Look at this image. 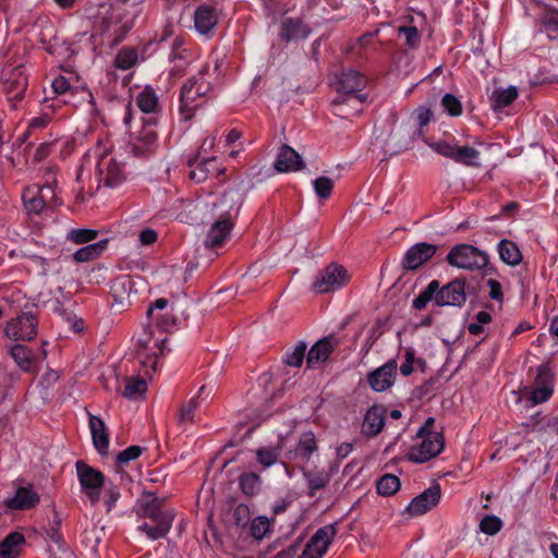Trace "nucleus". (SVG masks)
<instances>
[{"instance_id":"obj_49","label":"nucleus","mask_w":558,"mask_h":558,"mask_svg":"<svg viewBox=\"0 0 558 558\" xmlns=\"http://www.w3.org/2000/svg\"><path fill=\"white\" fill-rule=\"evenodd\" d=\"M313 187L319 198H328L333 190V181L328 177H319L313 181Z\"/></svg>"},{"instance_id":"obj_57","label":"nucleus","mask_w":558,"mask_h":558,"mask_svg":"<svg viewBox=\"0 0 558 558\" xmlns=\"http://www.w3.org/2000/svg\"><path fill=\"white\" fill-rule=\"evenodd\" d=\"M415 361V353L412 348H407L404 353V362L400 366V373L403 376H410L413 373V363Z\"/></svg>"},{"instance_id":"obj_17","label":"nucleus","mask_w":558,"mask_h":558,"mask_svg":"<svg viewBox=\"0 0 558 558\" xmlns=\"http://www.w3.org/2000/svg\"><path fill=\"white\" fill-rule=\"evenodd\" d=\"M441 497V489L439 485H433L426 488L423 493L414 497L408 507L405 508V512L410 517L422 515L434 507H436Z\"/></svg>"},{"instance_id":"obj_7","label":"nucleus","mask_w":558,"mask_h":558,"mask_svg":"<svg viewBox=\"0 0 558 558\" xmlns=\"http://www.w3.org/2000/svg\"><path fill=\"white\" fill-rule=\"evenodd\" d=\"M446 260L452 267L474 271L484 269L488 265L489 257L486 252L476 246L462 243L451 247Z\"/></svg>"},{"instance_id":"obj_30","label":"nucleus","mask_w":558,"mask_h":558,"mask_svg":"<svg viewBox=\"0 0 558 558\" xmlns=\"http://www.w3.org/2000/svg\"><path fill=\"white\" fill-rule=\"evenodd\" d=\"M89 428L93 437V444L96 450L100 454H106L109 449V438L104 421L98 416L90 415Z\"/></svg>"},{"instance_id":"obj_21","label":"nucleus","mask_w":558,"mask_h":558,"mask_svg":"<svg viewBox=\"0 0 558 558\" xmlns=\"http://www.w3.org/2000/svg\"><path fill=\"white\" fill-rule=\"evenodd\" d=\"M134 286V279L128 275H122L116 278L110 289L114 304L121 307L132 304V299L136 294Z\"/></svg>"},{"instance_id":"obj_51","label":"nucleus","mask_w":558,"mask_h":558,"mask_svg":"<svg viewBox=\"0 0 558 558\" xmlns=\"http://www.w3.org/2000/svg\"><path fill=\"white\" fill-rule=\"evenodd\" d=\"M101 490H104V504L109 512L116 507L120 498V490L118 486L112 483H107Z\"/></svg>"},{"instance_id":"obj_61","label":"nucleus","mask_w":558,"mask_h":558,"mask_svg":"<svg viewBox=\"0 0 558 558\" xmlns=\"http://www.w3.org/2000/svg\"><path fill=\"white\" fill-rule=\"evenodd\" d=\"M50 120H51V117L48 112L41 113L40 116L35 117L29 120L28 129L31 131L44 129L48 125Z\"/></svg>"},{"instance_id":"obj_35","label":"nucleus","mask_w":558,"mask_h":558,"mask_svg":"<svg viewBox=\"0 0 558 558\" xmlns=\"http://www.w3.org/2000/svg\"><path fill=\"white\" fill-rule=\"evenodd\" d=\"M303 476L306 480L311 496L323 489L330 481V476L325 470L303 471Z\"/></svg>"},{"instance_id":"obj_24","label":"nucleus","mask_w":558,"mask_h":558,"mask_svg":"<svg viewBox=\"0 0 558 558\" xmlns=\"http://www.w3.org/2000/svg\"><path fill=\"white\" fill-rule=\"evenodd\" d=\"M316 450L315 435L312 432H306L301 435L295 449L289 452V459L295 461L303 469Z\"/></svg>"},{"instance_id":"obj_47","label":"nucleus","mask_w":558,"mask_h":558,"mask_svg":"<svg viewBox=\"0 0 558 558\" xmlns=\"http://www.w3.org/2000/svg\"><path fill=\"white\" fill-rule=\"evenodd\" d=\"M250 530L251 535L255 539L260 541L270 531V522L266 517H257L252 521Z\"/></svg>"},{"instance_id":"obj_62","label":"nucleus","mask_w":558,"mask_h":558,"mask_svg":"<svg viewBox=\"0 0 558 558\" xmlns=\"http://www.w3.org/2000/svg\"><path fill=\"white\" fill-rule=\"evenodd\" d=\"M51 87L58 95H66L70 90V83L64 76L60 75L52 81Z\"/></svg>"},{"instance_id":"obj_56","label":"nucleus","mask_w":558,"mask_h":558,"mask_svg":"<svg viewBox=\"0 0 558 558\" xmlns=\"http://www.w3.org/2000/svg\"><path fill=\"white\" fill-rule=\"evenodd\" d=\"M141 453L142 448L140 446H130L118 454L117 460L120 464H125L137 459Z\"/></svg>"},{"instance_id":"obj_40","label":"nucleus","mask_w":558,"mask_h":558,"mask_svg":"<svg viewBox=\"0 0 558 558\" xmlns=\"http://www.w3.org/2000/svg\"><path fill=\"white\" fill-rule=\"evenodd\" d=\"M400 480L393 474H385L377 481V493L381 496H391L400 489Z\"/></svg>"},{"instance_id":"obj_60","label":"nucleus","mask_w":558,"mask_h":558,"mask_svg":"<svg viewBox=\"0 0 558 558\" xmlns=\"http://www.w3.org/2000/svg\"><path fill=\"white\" fill-rule=\"evenodd\" d=\"M433 117V112L429 107L421 106L415 111V118L417 121V124L422 128L429 123L430 119Z\"/></svg>"},{"instance_id":"obj_32","label":"nucleus","mask_w":558,"mask_h":558,"mask_svg":"<svg viewBox=\"0 0 558 558\" xmlns=\"http://www.w3.org/2000/svg\"><path fill=\"white\" fill-rule=\"evenodd\" d=\"M497 250L500 259L509 266H518L522 262V253L519 246L510 240H501Z\"/></svg>"},{"instance_id":"obj_5","label":"nucleus","mask_w":558,"mask_h":558,"mask_svg":"<svg viewBox=\"0 0 558 558\" xmlns=\"http://www.w3.org/2000/svg\"><path fill=\"white\" fill-rule=\"evenodd\" d=\"M168 337L155 330L151 326H145L137 337V355L145 373H155L158 366V356L167 351Z\"/></svg>"},{"instance_id":"obj_45","label":"nucleus","mask_w":558,"mask_h":558,"mask_svg":"<svg viewBox=\"0 0 558 558\" xmlns=\"http://www.w3.org/2000/svg\"><path fill=\"white\" fill-rule=\"evenodd\" d=\"M441 106L444 111L450 117H459L462 114V104L458 97L448 93L441 98Z\"/></svg>"},{"instance_id":"obj_15","label":"nucleus","mask_w":558,"mask_h":558,"mask_svg":"<svg viewBox=\"0 0 558 558\" xmlns=\"http://www.w3.org/2000/svg\"><path fill=\"white\" fill-rule=\"evenodd\" d=\"M554 392V373L548 365H541L531 387L529 400L532 405L547 401Z\"/></svg>"},{"instance_id":"obj_12","label":"nucleus","mask_w":558,"mask_h":558,"mask_svg":"<svg viewBox=\"0 0 558 558\" xmlns=\"http://www.w3.org/2000/svg\"><path fill=\"white\" fill-rule=\"evenodd\" d=\"M350 280L348 270L336 263L325 267L313 282V290L317 293H329L342 289Z\"/></svg>"},{"instance_id":"obj_20","label":"nucleus","mask_w":558,"mask_h":558,"mask_svg":"<svg viewBox=\"0 0 558 558\" xmlns=\"http://www.w3.org/2000/svg\"><path fill=\"white\" fill-rule=\"evenodd\" d=\"M219 20V13L216 8L203 4L199 5L194 13V26L196 32L206 37L213 35Z\"/></svg>"},{"instance_id":"obj_6","label":"nucleus","mask_w":558,"mask_h":558,"mask_svg":"<svg viewBox=\"0 0 558 558\" xmlns=\"http://www.w3.org/2000/svg\"><path fill=\"white\" fill-rule=\"evenodd\" d=\"M365 85V80L361 74L354 70L343 71L337 81V90L345 94L347 96H339L331 102L333 114L347 118L350 112L347 107H354L361 105L363 101L362 96L354 95L355 92L361 90Z\"/></svg>"},{"instance_id":"obj_59","label":"nucleus","mask_w":558,"mask_h":558,"mask_svg":"<svg viewBox=\"0 0 558 558\" xmlns=\"http://www.w3.org/2000/svg\"><path fill=\"white\" fill-rule=\"evenodd\" d=\"M150 320L156 323L157 329L159 331H162V333H165V331H167L175 326V318L168 313H165L163 316H161V317L157 316V319H150Z\"/></svg>"},{"instance_id":"obj_54","label":"nucleus","mask_w":558,"mask_h":558,"mask_svg":"<svg viewBox=\"0 0 558 558\" xmlns=\"http://www.w3.org/2000/svg\"><path fill=\"white\" fill-rule=\"evenodd\" d=\"M502 526L501 520L495 515H486L480 523V529L487 535L497 534Z\"/></svg>"},{"instance_id":"obj_41","label":"nucleus","mask_w":558,"mask_h":558,"mask_svg":"<svg viewBox=\"0 0 558 558\" xmlns=\"http://www.w3.org/2000/svg\"><path fill=\"white\" fill-rule=\"evenodd\" d=\"M147 389V384L145 379L142 378H126L125 379V388L123 390V396L129 399H137L142 397Z\"/></svg>"},{"instance_id":"obj_23","label":"nucleus","mask_w":558,"mask_h":558,"mask_svg":"<svg viewBox=\"0 0 558 558\" xmlns=\"http://www.w3.org/2000/svg\"><path fill=\"white\" fill-rule=\"evenodd\" d=\"M337 344L333 337H326L318 340L308 351L306 365L308 368H316L325 363Z\"/></svg>"},{"instance_id":"obj_52","label":"nucleus","mask_w":558,"mask_h":558,"mask_svg":"<svg viewBox=\"0 0 558 558\" xmlns=\"http://www.w3.org/2000/svg\"><path fill=\"white\" fill-rule=\"evenodd\" d=\"M279 457L278 450L274 448L264 447L256 451V458L259 464L264 468L274 465Z\"/></svg>"},{"instance_id":"obj_38","label":"nucleus","mask_w":558,"mask_h":558,"mask_svg":"<svg viewBox=\"0 0 558 558\" xmlns=\"http://www.w3.org/2000/svg\"><path fill=\"white\" fill-rule=\"evenodd\" d=\"M10 355L14 360V362L17 364V366L26 372L32 368L33 365V356L32 352L22 344H14L10 348Z\"/></svg>"},{"instance_id":"obj_2","label":"nucleus","mask_w":558,"mask_h":558,"mask_svg":"<svg viewBox=\"0 0 558 558\" xmlns=\"http://www.w3.org/2000/svg\"><path fill=\"white\" fill-rule=\"evenodd\" d=\"M111 147L108 138L99 140L90 153L97 159L96 173L99 183L109 189H117L128 180L130 171L125 157L111 151Z\"/></svg>"},{"instance_id":"obj_44","label":"nucleus","mask_w":558,"mask_h":558,"mask_svg":"<svg viewBox=\"0 0 558 558\" xmlns=\"http://www.w3.org/2000/svg\"><path fill=\"white\" fill-rule=\"evenodd\" d=\"M539 23L547 34L558 32V9L547 8L541 16ZM548 36L550 37V35Z\"/></svg>"},{"instance_id":"obj_48","label":"nucleus","mask_w":558,"mask_h":558,"mask_svg":"<svg viewBox=\"0 0 558 558\" xmlns=\"http://www.w3.org/2000/svg\"><path fill=\"white\" fill-rule=\"evenodd\" d=\"M137 62V53L134 49H122L116 58V65L121 70H129Z\"/></svg>"},{"instance_id":"obj_11","label":"nucleus","mask_w":558,"mask_h":558,"mask_svg":"<svg viewBox=\"0 0 558 558\" xmlns=\"http://www.w3.org/2000/svg\"><path fill=\"white\" fill-rule=\"evenodd\" d=\"M75 466L81 488L90 504L95 506L99 502L101 489L107 484L105 476L100 471L89 466L84 461H77Z\"/></svg>"},{"instance_id":"obj_14","label":"nucleus","mask_w":558,"mask_h":558,"mask_svg":"<svg viewBox=\"0 0 558 558\" xmlns=\"http://www.w3.org/2000/svg\"><path fill=\"white\" fill-rule=\"evenodd\" d=\"M337 529L335 524L319 527L307 542L300 558H322L331 545Z\"/></svg>"},{"instance_id":"obj_55","label":"nucleus","mask_w":558,"mask_h":558,"mask_svg":"<svg viewBox=\"0 0 558 558\" xmlns=\"http://www.w3.org/2000/svg\"><path fill=\"white\" fill-rule=\"evenodd\" d=\"M457 143H450L447 141H438L429 143L428 146L437 154L450 158L453 160Z\"/></svg>"},{"instance_id":"obj_9","label":"nucleus","mask_w":558,"mask_h":558,"mask_svg":"<svg viewBox=\"0 0 558 558\" xmlns=\"http://www.w3.org/2000/svg\"><path fill=\"white\" fill-rule=\"evenodd\" d=\"M418 442L411 447L408 458L416 463H424L438 456L445 446V439L441 433L424 434V428L416 433Z\"/></svg>"},{"instance_id":"obj_34","label":"nucleus","mask_w":558,"mask_h":558,"mask_svg":"<svg viewBox=\"0 0 558 558\" xmlns=\"http://www.w3.org/2000/svg\"><path fill=\"white\" fill-rule=\"evenodd\" d=\"M398 34L404 38L405 45L409 48L414 49L418 47L421 43V35L418 32V26L413 16L409 17L407 24L398 27Z\"/></svg>"},{"instance_id":"obj_3","label":"nucleus","mask_w":558,"mask_h":558,"mask_svg":"<svg viewBox=\"0 0 558 558\" xmlns=\"http://www.w3.org/2000/svg\"><path fill=\"white\" fill-rule=\"evenodd\" d=\"M43 179L45 180L43 185H29L22 194L23 204L28 215H39L46 207H57L61 204L56 191V168H45Z\"/></svg>"},{"instance_id":"obj_42","label":"nucleus","mask_w":558,"mask_h":558,"mask_svg":"<svg viewBox=\"0 0 558 558\" xmlns=\"http://www.w3.org/2000/svg\"><path fill=\"white\" fill-rule=\"evenodd\" d=\"M439 282L437 280H433L428 283L424 291H422L414 300L413 306L416 310H423L427 303L435 298L436 292L438 290Z\"/></svg>"},{"instance_id":"obj_1","label":"nucleus","mask_w":558,"mask_h":558,"mask_svg":"<svg viewBox=\"0 0 558 558\" xmlns=\"http://www.w3.org/2000/svg\"><path fill=\"white\" fill-rule=\"evenodd\" d=\"M242 202L243 196L240 191L231 189L218 201L207 203L218 211V219L209 228L205 240L207 247L221 246L229 239L233 228L232 219L238 215Z\"/></svg>"},{"instance_id":"obj_31","label":"nucleus","mask_w":558,"mask_h":558,"mask_svg":"<svg viewBox=\"0 0 558 558\" xmlns=\"http://www.w3.org/2000/svg\"><path fill=\"white\" fill-rule=\"evenodd\" d=\"M25 543L24 535L20 532L10 533L0 543V558H17Z\"/></svg>"},{"instance_id":"obj_46","label":"nucleus","mask_w":558,"mask_h":558,"mask_svg":"<svg viewBox=\"0 0 558 558\" xmlns=\"http://www.w3.org/2000/svg\"><path fill=\"white\" fill-rule=\"evenodd\" d=\"M259 476L255 473H245L240 476V487L245 495H254L259 488Z\"/></svg>"},{"instance_id":"obj_19","label":"nucleus","mask_w":558,"mask_h":558,"mask_svg":"<svg viewBox=\"0 0 558 558\" xmlns=\"http://www.w3.org/2000/svg\"><path fill=\"white\" fill-rule=\"evenodd\" d=\"M437 247L426 242L412 245L404 254L402 265L408 270H415L430 259Z\"/></svg>"},{"instance_id":"obj_13","label":"nucleus","mask_w":558,"mask_h":558,"mask_svg":"<svg viewBox=\"0 0 558 558\" xmlns=\"http://www.w3.org/2000/svg\"><path fill=\"white\" fill-rule=\"evenodd\" d=\"M38 320L31 312H22L16 317L7 322L4 336L13 341H29L37 335Z\"/></svg>"},{"instance_id":"obj_16","label":"nucleus","mask_w":558,"mask_h":558,"mask_svg":"<svg viewBox=\"0 0 558 558\" xmlns=\"http://www.w3.org/2000/svg\"><path fill=\"white\" fill-rule=\"evenodd\" d=\"M397 373V360L390 359L385 364L367 374V383L374 391L384 392L393 386Z\"/></svg>"},{"instance_id":"obj_37","label":"nucleus","mask_w":558,"mask_h":558,"mask_svg":"<svg viewBox=\"0 0 558 558\" xmlns=\"http://www.w3.org/2000/svg\"><path fill=\"white\" fill-rule=\"evenodd\" d=\"M517 97L518 90L514 86L495 90L492 96L494 110H502L511 105Z\"/></svg>"},{"instance_id":"obj_43","label":"nucleus","mask_w":558,"mask_h":558,"mask_svg":"<svg viewBox=\"0 0 558 558\" xmlns=\"http://www.w3.org/2000/svg\"><path fill=\"white\" fill-rule=\"evenodd\" d=\"M306 348V343L300 341L291 352L286 353L284 363L289 366L300 367L303 364Z\"/></svg>"},{"instance_id":"obj_18","label":"nucleus","mask_w":558,"mask_h":558,"mask_svg":"<svg viewBox=\"0 0 558 558\" xmlns=\"http://www.w3.org/2000/svg\"><path fill=\"white\" fill-rule=\"evenodd\" d=\"M465 282L462 280H453L438 288L435 302L438 306H458L461 307L465 303Z\"/></svg>"},{"instance_id":"obj_8","label":"nucleus","mask_w":558,"mask_h":558,"mask_svg":"<svg viewBox=\"0 0 558 558\" xmlns=\"http://www.w3.org/2000/svg\"><path fill=\"white\" fill-rule=\"evenodd\" d=\"M143 517L145 521L138 524L137 531L155 541L168 534L174 519V511L172 509L161 510L151 505L144 509Z\"/></svg>"},{"instance_id":"obj_4","label":"nucleus","mask_w":558,"mask_h":558,"mask_svg":"<svg viewBox=\"0 0 558 558\" xmlns=\"http://www.w3.org/2000/svg\"><path fill=\"white\" fill-rule=\"evenodd\" d=\"M219 60H213V66L208 63L198 73L197 77H193L184 83L181 88V112L185 119L192 117L194 110L206 101L211 85L206 76H210V71L217 73L219 70Z\"/></svg>"},{"instance_id":"obj_58","label":"nucleus","mask_w":558,"mask_h":558,"mask_svg":"<svg viewBox=\"0 0 558 558\" xmlns=\"http://www.w3.org/2000/svg\"><path fill=\"white\" fill-rule=\"evenodd\" d=\"M197 407V399H192L180 411L179 420L181 423L192 422L194 418V411Z\"/></svg>"},{"instance_id":"obj_33","label":"nucleus","mask_w":558,"mask_h":558,"mask_svg":"<svg viewBox=\"0 0 558 558\" xmlns=\"http://www.w3.org/2000/svg\"><path fill=\"white\" fill-rule=\"evenodd\" d=\"M108 241L100 240L90 244H87L78 248L74 254L73 258L77 263H85L99 257L107 248Z\"/></svg>"},{"instance_id":"obj_28","label":"nucleus","mask_w":558,"mask_h":558,"mask_svg":"<svg viewBox=\"0 0 558 558\" xmlns=\"http://www.w3.org/2000/svg\"><path fill=\"white\" fill-rule=\"evenodd\" d=\"M311 29L300 20L286 19L281 23L279 36L284 41L305 39Z\"/></svg>"},{"instance_id":"obj_36","label":"nucleus","mask_w":558,"mask_h":558,"mask_svg":"<svg viewBox=\"0 0 558 558\" xmlns=\"http://www.w3.org/2000/svg\"><path fill=\"white\" fill-rule=\"evenodd\" d=\"M158 96L150 86H146L136 96V105L145 113L155 112L158 108Z\"/></svg>"},{"instance_id":"obj_10","label":"nucleus","mask_w":558,"mask_h":558,"mask_svg":"<svg viewBox=\"0 0 558 558\" xmlns=\"http://www.w3.org/2000/svg\"><path fill=\"white\" fill-rule=\"evenodd\" d=\"M1 86L10 101L21 100L27 87L23 63L7 64L1 73Z\"/></svg>"},{"instance_id":"obj_53","label":"nucleus","mask_w":558,"mask_h":558,"mask_svg":"<svg viewBox=\"0 0 558 558\" xmlns=\"http://www.w3.org/2000/svg\"><path fill=\"white\" fill-rule=\"evenodd\" d=\"M97 231L92 229H72L69 232V239L76 244L88 243L95 240Z\"/></svg>"},{"instance_id":"obj_64","label":"nucleus","mask_w":558,"mask_h":558,"mask_svg":"<svg viewBox=\"0 0 558 558\" xmlns=\"http://www.w3.org/2000/svg\"><path fill=\"white\" fill-rule=\"evenodd\" d=\"M140 243L142 245H151L157 241L158 233L154 229L146 228L140 232Z\"/></svg>"},{"instance_id":"obj_63","label":"nucleus","mask_w":558,"mask_h":558,"mask_svg":"<svg viewBox=\"0 0 558 558\" xmlns=\"http://www.w3.org/2000/svg\"><path fill=\"white\" fill-rule=\"evenodd\" d=\"M100 379L106 390L112 391L119 389V380L113 371H110L107 376L104 374Z\"/></svg>"},{"instance_id":"obj_39","label":"nucleus","mask_w":558,"mask_h":558,"mask_svg":"<svg viewBox=\"0 0 558 558\" xmlns=\"http://www.w3.org/2000/svg\"><path fill=\"white\" fill-rule=\"evenodd\" d=\"M480 151L473 147L457 145L453 161L466 166H478Z\"/></svg>"},{"instance_id":"obj_25","label":"nucleus","mask_w":558,"mask_h":558,"mask_svg":"<svg viewBox=\"0 0 558 558\" xmlns=\"http://www.w3.org/2000/svg\"><path fill=\"white\" fill-rule=\"evenodd\" d=\"M305 167L302 157L290 146L281 147L275 162L278 172H295Z\"/></svg>"},{"instance_id":"obj_22","label":"nucleus","mask_w":558,"mask_h":558,"mask_svg":"<svg viewBox=\"0 0 558 558\" xmlns=\"http://www.w3.org/2000/svg\"><path fill=\"white\" fill-rule=\"evenodd\" d=\"M157 142V133L155 125L146 123L141 130L130 134V145L135 154L143 155L149 151Z\"/></svg>"},{"instance_id":"obj_29","label":"nucleus","mask_w":558,"mask_h":558,"mask_svg":"<svg viewBox=\"0 0 558 558\" xmlns=\"http://www.w3.org/2000/svg\"><path fill=\"white\" fill-rule=\"evenodd\" d=\"M385 425V410L374 405L369 408L364 416L362 430L366 436L379 434Z\"/></svg>"},{"instance_id":"obj_27","label":"nucleus","mask_w":558,"mask_h":558,"mask_svg":"<svg viewBox=\"0 0 558 558\" xmlns=\"http://www.w3.org/2000/svg\"><path fill=\"white\" fill-rule=\"evenodd\" d=\"M190 166L192 169L190 170L189 177L196 183L204 182L209 175L218 177L223 172V170L218 167V162L215 157L204 158L201 161L191 163Z\"/></svg>"},{"instance_id":"obj_50","label":"nucleus","mask_w":558,"mask_h":558,"mask_svg":"<svg viewBox=\"0 0 558 558\" xmlns=\"http://www.w3.org/2000/svg\"><path fill=\"white\" fill-rule=\"evenodd\" d=\"M100 542L101 530H98L97 527H92L84 532L82 543L90 550V553H97Z\"/></svg>"},{"instance_id":"obj_26","label":"nucleus","mask_w":558,"mask_h":558,"mask_svg":"<svg viewBox=\"0 0 558 558\" xmlns=\"http://www.w3.org/2000/svg\"><path fill=\"white\" fill-rule=\"evenodd\" d=\"M39 502L38 494L32 486L20 487L13 497L5 500V506L13 510L34 508Z\"/></svg>"}]
</instances>
